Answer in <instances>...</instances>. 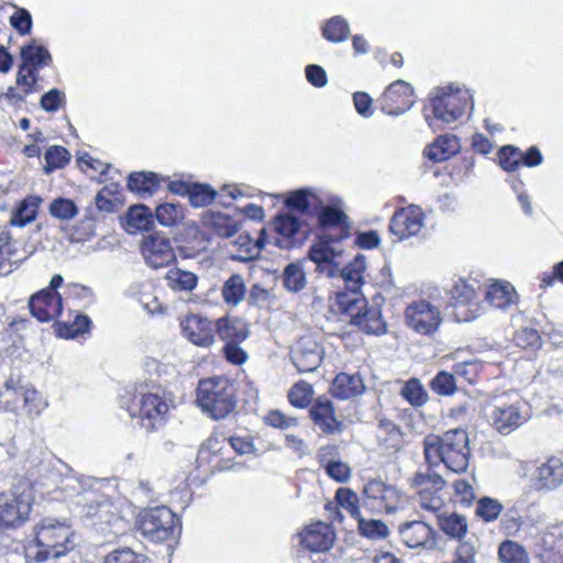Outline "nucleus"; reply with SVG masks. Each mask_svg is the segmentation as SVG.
<instances>
[{"label":"nucleus","mask_w":563,"mask_h":563,"mask_svg":"<svg viewBox=\"0 0 563 563\" xmlns=\"http://www.w3.org/2000/svg\"><path fill=\"white\" fill-rule=\"evenodd\" d=\"M77 539L66 520L45 518L35 528V545L29 549V556L37 563L59 559L76 548Z\"/></svg>","instance_id":"f03ea898"},{"label":"nucleus","mask_w":563,"mask_h":563,"mask_svg":"<svg viewBox=\"0 0 563 563\" xmlns=\"http://www.w3.org/2000/svg\"><path fill=\"white\" fill-rule=\"evenodd\" d=\"M335 303L339 311L346 316L352 323L366 307L364 296L360 290L341 291L336 294Z\"/></svg>","instance_id":"a878e982"},{"label":"nucleus","mask_w":563,"mask_h":563,"mask_svg":"<svg viewBox=\"0 0 563 563\" xmlns=\"http://www.w3.org/2000/svg\"><path fill=\"white\" fill-rule=\"evenodd\" d=\"M38 74L36 70L29 68V66L21 65L16 74V85L22 90L23 95H29L37 90L36 82Z\"/></svg>","instance_id":"5fc2aeb1"},{"label":"nucleus","mask_w":563,"mask_h":563,"mask_svg":"<svg viewBox=\"0 0 563 563\" xmlns=\"http://www.w3.org/2000/svg\"><path fill=\"white\" fill-rule=\"evenodd\" d=\"M142 254L151 267L157 269L175 262L176 254L170 241L164 236L151 235L142 245Z\"/></svg>","instance_id":"dca6fc26"},{"label":"nucleus","mask_w":563,"mask_h":563,"mask_svg":"<svg viewBox=\"0 0 563 563\" xmlns=\"http://www.w3.org/2000/svg\"><path fill=\"white\" fill-rule=\"evenodd\" d=\"M274 225L275 231L284 238H291L299 230L298 219L290 214L277 216Z\"/></svg>","instance_id":"680f3d73"},{"label":"nucleus","mask_w":563,"mask_h":563,"mask_svg":"<svg viewBox=\"0 0 563 563\" xmlns=\"http://www.w3.org/2000/svg\"><path fill=\"white\" fill-rule=\"evenodd\" d=\"M322 34L330 42H343L350 34L349 23L341 16L331 18L322 27Z\"/></svg>","instance_id":"a19ab883"},{"label":"nucleus","mask_w":563,"mask_h":563,"mask_svg":"<svg viewBox=\"0 0 563 563\" xmlns=\"http://www.w3.org/2000/svg\"><path fill=\"white\" fill-rule=\"evenodd\" d=\"M34 497L29 486H16L10 494L0 495V526L19 527L30 516Z\"/></svg>","instance_id":"0eeeda50"},{"label":"nucleus","mask_w":563,"mask_h":563,"mask_svg":"<svg viewBox=\"0 0 563 563\" xmlns=\"http://www.w3.org/2000/svg\"><path fill=\"white\" fill-rule=\"evenodd\" d=\"M299 536L300 543L311 552H325L331 549L334 541L333 531L323 522L310 525Z\"/></svg>","instance_id":"412c9836"},{"label":"nucleus","mask_w":563,"mask_h":563,"mask_svg":"<svg viewBox=\"0 0 563 563\" xmlns=\"http://www.w3.org/2000/svg\"><path fill=\"white\" fill-rule=\"evenodd\" d=\"M424 213L419 206L401 208L393 216L389 230L399 240L417 235L424 225Z\"/></svg>","instance_id":"f8f14e48"},{"label":"nucleus","mask_w":563,"mask_h":563,"mask_svg":"<svg viewBox=\"0 0 563 563\" xmlns=\"http://www.w3.org/2000/svg\"><path fill=\"white\" fill-rule=\"evenodd\" d=\"M323 350L320 344L309 338H301L290 351L294 365L299 372L316 371L322 362Z\"/></svg>","instance_id":"2eb2a0df"},{"label":"nucleus","mask_w":563,"mask_h":563,"mask_svg":"<svg viewBox=\"0 0 563 563\" xmlns=\"http://www.w3.org/2000/svg\"><path fill=\"white\" fill-rule=\"evenodd\" d=\"M313 422L324 433L334 434L341 432V423L334 416V408L328 398H319L310 409Z\"/></svg>","instance_id":"4be33fe9"},{"label":"nucleus","mask_w":563,"mask_h":563,"mask_svg":"<svg viewBox=\"0 0 563 563\" xmlns=\"http://www.w3.org/2000/svg\"><path fill=\"white\" fill-rule=\"evenodd\" d=\"M358 530L362 536L369 539H384L388 536L387 526L376 519L366 520L362 516L357 519Z\"/></svg>","instance_id":"3c124183"},{"label":"nucleus","mask_w":563,"mask_h":563,"mask_svg":"<svg viewBox=\"0 0 563 563\" xmlns=\"http://www.w3.org/2000/svg\"><path fill=\"white\" fill-rule=\"evenodd\" d=\"M485 298L490 306L501 310L516 306L518 301L516 289L508 282L493 283L488 287Z\"/></svg>","instance_id":"b1692460"},{"label":"nucleus","mask_w":563,"mask_h":563,"mask_svg":"<svg viewBox=\"0 0 563 563\" xmlns=\"http://www.w3.org/2000/svg\"><path fill=\"white\" fill-rule=\"evenodd\" d=\"M398 533L408 548L433 550L437 547L434 530L422 520L400 523Z\"/></svg>","instance_id":"4468645a"},{"label":"nucleus","mask_w":563,"mask_h":563,"mask_svg":"<svg viewBox=\"0 0 563 563\" xmlns=\"http://www.w3.org/2000/svg\"><path fill=\"white\" fill-rule=\"evenodd\" d=\"M400 503L399 492L379 479H372L363 488V506L372 512H393Z\"/></svg>","instance_id":"9d476101"},{"label":"nucleus","mask_w":563,"mask_h":563,"mask_svg":"<svg viewBox=\"0 0 563 563\" xmlns=\"http://www.w3.org/2000/svg\"><path fill=\"white\" fill-rule=\"evenodd\" d=\"M157 186L158 178L154 173H132L128 179L129 189L140 195H152Z\"/></svg>","instance_id":"4c0bfd02"},{"label":"nucleus","mask_w":563,"mask_h":563,"mask_svg":"<svg viewBox=\"0 0 563 563\" xmlns=\"http://www.w3.org/2000/svg\"><path fill=\"white\" fill-rule=\"evenodd\" d=\"M183 209L179 205L166 202L157 206L155 217L164 227H172L183 219Z\"/></svg>","instance_id":"a18cd8bd"},{"label":"nucleus","mask_w":563,"mask_h":563,"mask_svg":"<svg viewBox=\"0 0 563 563\" xmlns=\"http://www.w3.org/2000/svg\"><path fill=\"white\" fill-rule=\"evenodd\" d=\"M441 490H432V493L418 494L419 505L422 509L434 514L437 517L442 514L444 507L443 498L440 496Z\"/></svg>","instance_id":"e2e57ef3"},{"label":"nucleus","mask_w":563,"mask_h":563,"mask_svg":"<svg viewBox=\"0 0 563 563\" xmlns=\"http://www.w3.org/2000/svg\"><path fill=\"white\" fill-rule=\"evenodd\" d=\"M21 396L24 409L30 417L40 416L48 406L46 398L32 386H25Z\"/></svg>","instance_id":"ea45409f"},{"label":"nucleus","mask_w":563,"mask_h":563,"mask_svg":"<svg viewBox=\"0 0 563 563\" xmlns=\"http://www.w3.org/2000/svg\"><path fill=\"white\" fill-rule=\"evenodd\" d=\"M283 285L290 292H299L307 286V277L301 263H289L282 275Z\"/></svg>","instance_id":"e433bc0d"},{"label":"nucleus","mask_w":563,"mask_h":563,"mask_svg":"<svg viewBox=\"0 0 563 563\" xmlns=\"http://www.w3.org/2000/svg\"><path fill=\"white\" fill-rule=\"evenodd\" d=\"M334 257L335 253L328 244H317L309 250V258L317 264L318 269L321 268L323 264L334 261Z\"/></svg>","instance_id":"338daca9"},{"label":"nucleus","mask_w":563,"mask_h":563,"mask_svg":"<svg viewBox=\"0 0 563 563\" xmlns=\"http://www.w3.org/2000/svg\"><path fill=\"white\" fill-rule=\"evenodd\" d=\"M411 86L398 79L390 84L379 98L380 110L387 115H400L415 103Z\"/></svg>","instance_id":"9b49d317"},{"label":"nucleus","mask_w":563,"mask_h":563,"mask_svg":"<svg viewBox=\"0 0 563 563\" xmlns=\"http://www.w3.org/2000/svg\"><path fill=\"white\" fill-rule=\"evenodd\" d=\"M132 404L137 408L141 424L147 431L164 424L169 411L159 385L137 384Z\"/></svg>","instance_id":"20e7f679"},{"label":"nucleus","mask_w":563,"mask_h":563,"mask_svg":"<svg viewBox=\"0 0 563 563\" xmlns=\"http://www.w3.org/2000/svg\"><path fill=\"white\" fill-rule=\"evenodd\" d=\"M318 202V197L310 190L300 189L289 195L286 200L288 207L305 211Z\"/></svg>","instance_id":"864d4df0"},{"label":"nucleus","mask_w":563,"mask_h":563,"mask_svg":"<svg viewBox=\"0 0 563 563\" xmlns=\"http://www.w3.org/2000/svg\"><path fill=\"white\" fill-rule=\"evenodd\" d=\"M406 324L418 334L431 335L438 331L442 316L438 307L426 300L410 303L405 311Z\"/></svg>","instance_id":"1a4fd4ad"},{"label":"nucleus","mask_w":563,"mask_h":563,"mask_svg":"<svg viewBox=\"0 0 563 563\" xmlns=\"http://www.w3.org/2000/svg\"><path fill=\"white\" fill-rule=\"evenodd\" d=\"M365 269V257L362 255H357L351 263L343 267L341 279L344 282L346 289L361 290Z\"/></svg>","instance_id":"473e14b6"},{"label":"nucleus","mask_w":563,"mask_h":563,"mask_svg":"<svg viewBox=\"0 0 563 563\" xmlns=\"http://www.w3.org/2000/svg\"><path fill=\"white\" fill-rule=\"evenodd\" d=\"M154 219L151 209L144 205H135L129 208L125 214V229L134 234L140 231H150Z\"/></svg>","instance_id":"bb28decb"},{"label":"nucleus","mask_w":563,"mask_h":563,"mask_svg":"<svg viewBox=\"0 0 563 563\" xmlns=\"http://www.w3.org/2000/svg\"><path fill=\"white\" fill-rule=\"evenodd\" d=\"M431 106L437 119L451 123L460 119L468 106L473 107L472 96L467 89L451 85L437 89Z\"/></svg>","instance_id":"423d86ee"},{"label":"nucleus","mask_w":563,"mask_h":563,"mask_svg":"<svg viewBox=\"0 0 563 563\" xmlns=\"http://www.w3.org/2000/svg\"><path fill=\"white\" fill-rule=\"evenodd\" d=\"M82 516L96 517L97 523L104 525L103 529L114 536L123 533L128 528V522L118 514L117 507L100 494H98V501L89 504Z\"/></svg>","instance_id":"ddd939ff"},{"label":"nucleus","mask_w":563,"mask_h":563,"mask_svg":"<svg viewBox=\"0 0 563 563\" xmlns=\"http://www.w3.org/2000/svg\"><path fill=\"white\" fill-rule=\"evenodd\" d=\"M103 563H141V556L129 548H121L110 552Z\"/></svg>","instance_id":"774afa93"},{"label":"nucleus","mask_w":563,"mask_h":563,"mask_svg":"<svg viewBox=\"0 0 563 563\" xmlns=\"http://www.w3.org/2000/svg\"><path fill=\"white\" fill-rule=\"evenodd\" d=\"M522 153L519 148L506 145L499 150V163L503 169L514 172L521 163Z\"/></svg>","instance_id":"bf43d9fd"},{"label":"nucleus","mask_w":563,"mask_h":563,"mask_svg":"<svg viewBox=\"0 0 563 563\" xmlns=\"http://www.w3.org/2000/svg\"><path fill=\"white\" fill-rule=\"evenodd\" d=\"M212 227L216 233L224 238H234L238 233V223L225 216L217 214L212 218Z\"/></svg>","instance_id":"69168bd1"},{"label":"nucleus","mask_w":563,"mask_h":563,"mask_svg":"<svg viewBox=\"0 0 563 563\" xmlns=\"http://www.w3.org/2000/svg\"><path fill=\"white\" fill-rule=\"evenodd\" d=\"M498 555L504 563H529L525 549L512 541L503 542L499 547Z\"/></svg>","instance_id":"37998d69"},{"label":"nucleus","mask_w":563,"mask_h":563,"mask_svg":"<svg viewBox=\"0 0 563 563\" xmlns=\"http://www.w3.org/2000/svg\"><path fill=\"white\" fill-rule=\"evenodd\" d=\"M168 287L176 291H191L197 286V276L179 268L170 269L166 274Z\"/></svg>","instance_id":"58836bf2"},{"label":"nucleus","mask_w":563,"mask_h":563,"mask_svg":"<svg viewBox=\"0 0 563 563\" xmlns=\"http://www.w3.org/2000/svg\"><path fill=\"white\" fill-rule=\"evenodd\" d=\"M312 386L306 382L296 383L288 393L290 404L297 408H305L310 404Z\"/></svg>","instance_id":"603ef678"},{"label":"nucleus","mask_w":563,"mask_h":563,"mask_svg":"<svg viewBox=\"0 0 563 563\" xmlns=\"http://www.w3.org/2000/svg\"><path fill=\"white\" fill-rule=\"evenodd\" d=\"M22 65L38 70V68L48 66L52 63L49 52L43 46L34 42L21 48Z\"/></svg>","instance_id":"2f4dec72"},{"label":"nucleus","mask_w":563,"mask_h":563,"mask_svg":"<svg viewBox=\"0 0 563 563\" xmlns=\"http://www.w3.org/2000/svg\"><path fill=\"white\" fill-rule=\"evenodd\" d=\"M376 438L378 445L388 453L397 452L401 448V432L399 428L390 420H379Z\"/></svg>","instance_id":"cd10ccee"},{"label":"nucleus","mask_w":563,"mask_h":563,"mask_svg":"<svg viewBox=\"0 0 563 563\" xmlns=\"http://www.w3.org/2000/svg\"><path fill=\"white\" fill-rule=\"evenodd\" d=\"M489 419L492 426L503 434H509L527 421L520 408L516 404L498 402L494 406Z\"/></svg>","instance_id":"a211bd4d"},{"label":"nucleus","mask_w":563,"mask_h":563,"mask_svg":"<svg viewBox=\"0 0 563 563\" xmlns=\"http://www.w3.org/2000/svg\"><path fill=\"white\" fill-rule=\"evenodd\" d=\"M411 485L417 494L432 493V490H442L445 486V481L428 467L426 471H418L413 475Z\"/></svg>","instance_id":"72a5a7b5"},{"label":"nucleus","mask_w":563,"mask_h":563,"mask_svg":"<svg viewBox=\"0 0 563 563\" xmlns=\"http://www.w3.org/2000/svg\"><path fill=\"white\" fill-rule=\"evenodd\" d=\"M66 103L65 93L57 89H51L40 100L42 109L46 112H55Z\"/></svg>","instance_id":"0e129e2a"},{"label":"nucleus","mask_w":563,"mask_h":563,"mask_svg":"<svg viewBox=\"0 0 563 563\" xmlns=\"http://www.w3.org/2000/svg\"><path fill=\"white\" fill-rule=\"evenodd\" d=\"M42 198L29 196L23 199L13 212L10 223L14 227H25L35 220Z\"/></svg>","instance_id":"7c9ffc66"},{"label":"nucleus","mask_w":563,"mask_h":563,"mask_svg":"<svg viewBox=\"0 0 563 563\" xmlns=\"http://www.w3.org/2000/svg\"><path fill=\"white\" fill-rule=\"evenodd\" d=\"M400 395L413 407H421L428 400V394L421 383L416 379H409L401 388Z\"/></svg>","instance_id":"79ce46f5"},{"label":"nucleus","mask_w":563,"mask_h":563,"mask_svg":"<svg viewBox=\"0 0 563 563\" xmlns=\"http://www.w3.org/2000/svg\"><path fill=\"white\" fill-rule=\"evenodd\" d=\"M352 324L367 334L380 335L387 331V324L382 318V312L375 307L367 308L366 306Z\"/></svg>","instance_id":"c85d7f7f"},{"label":"nucleus","mask_w":563,"mask_h":563,"mask_svg":"<svg viewBox=\"0 0 563 563\" xmlns=\"http://www.w3.org/2000/svg\"><path fill=\"white\" fill-rule=\"evenodd\" d=\"M338 504L346 509L352 517L358 519L361 517L358 497L350 488H339L335 495Z\"/></svg>","instance_id":"6e6d98bb"},{"label":"nucleus","mask_w":563,"mask_h":563,"mask_svg":"<svg viewBox=\"0 0 563 563\" xmlns=\"http://www.w3.org/2000/svg\"><path fill=\"white\" fill-rule=\"evenodd\" d=\"M438 525L440 529L450 538L461 539L467 532V521L464 516L455 512L439 514Z\"/></svg>","instance_id":"c9c22d12"},{"label":"nucleus","mask_w":563,"mask_h":563,"mask_svg":"<svg viewBox=\"0 0 563 563\" xmlns=\"http://www.w3.org/2000/svg\"><path fill=\"white\" fill-rule=\"evenodd\" d=\"M451 298L456 306H468L477 300L476 288L474 284L465 280H459L451 290Z\"/></svg>","instance_id":"c03bdc74"},{"label":"nucleus","mask_w":563,"mask_h":563,"mask_svg":"<svg viewBox=\"0 0 563 563\" xmlns=\"http://www.w3.org/2000/svg\"><path fill=\"white\" fill-rule=\"evenodd\" d=\"M346 214L336 207L325 206L320 209L318 220L322 227H334L345 222Z\"/></svg>","instance_id":"052dcab7"},{"label":"nucleus","mask_w":563,"mask_h":563,"mask_svg":"<svg viewBox=\"0 0 563 563\" xmlns=\"http://www.w3.org/2000/svg\"><path fill=\"white\" fill-rule=\"evenodd\" d=\"M53 461L52 452L41 445H33L26 452V462L32 468L48 470Z\"/></svg>","instance_id":"de8ad7c7"},{"label":"nucleus","mask_w":563,"mask_h":563,"mask_svg":"<svg viewBox=\"0 0 563 563\" xmlns=\"http://www.w3.org/2000/svg\"><path fill=\"white\" fill-rule=\"evenodd\" d=\"M431 388L434 393L449 396L456 389V382L453 374L440 372L431 382Z\"/></svg>","instance_id":"13d9d810"},{"label":"nucleus","mask_w":563,"mask_h":563,"mask_svg":"<svg viewBox=\"0 0 563 563\" xmlns=\"http://www.w3.org/2000/svg\"><path fill=\"white\" fill-rule=\"evenodd\" d=\"M460 143L455 135L439 136L424 152L433 162H444L459 152Z\"/></svg>","instance_id":"c756f323"},{"label":"nucleus","mask_w":563,"mask_h":563,"mask_svg":"<svg viewBox=\"0 0 563 563\" xmlns=\"http://www.w3.org/2000/svg\"><path fill=\"white\" fill-rule=\"evenodd\" d=\"M222 298L227 305L236 307L246 295L244 278L239 274L231 275L223 284L221 289Z\"/></svg>","instance_id":"f704fd0d"},{"label":"nucleus","mask_w":563,"mask_h":563,"mask_svg":"<svg viewBox=\"0 0 563 563\" xmlns=\"http://www.w3.org/2000/svg\"><path fill=\"white\" fill-rule=\"evenodd\" d=\"M196 401L212 419H223L235 408L234 386L228 378L221 376L201 379L197 387Z\"/></svg>","instance_id":"7ed1b4c3"},{"label":"nucleus","mask_w":563,"mask_h":563,"mask_svg":"<svg viewBox=\"0 0 563 563\" xmlns=\"http://www.w3.org/2000/svg\"><path fill=\"white\" fill-rule=\"evenodd\" d=\"M98 492L90 489L85 482L75 476L62 479L60 485L52 492L53 499H62L69 504V508L82 516L89 504L98 501Z\"/></svg>","instance_id":"6e6552de"},{"label":"nucleus","mask_w":563,"mask_h":563,"mask_svg":"<svg viewBox=\"0 0 563 563\" xmlns=\"http://www.w3.org/2000/svg\"><path fill=\"white\" fill-rule=\"evenodd\" d=\"M532 486L537 490H552L563 483V463L551 457L537 467L531 477Z\"/></svg>","instance_id":"aec40b11"},{"label":"nucleus","mask_w":563,"mask_h":563,"mask_svg":"<svg viewBox=\"0 0 563 563\" xmlns=\"http://www.w3.org/2000/svg\"><path fill=\"white\" fill-rule=\"evenodd\" d=\"M139 529L147 540L159 543L179 531L178 519L167 507L148 508L140 512Z\"/></svg>","instance_id":"39448f33"},{"label":"nucleus","mask_w":563,"mask_h":563,"mask_svg":"<svg viewBox=\"0 0 563 563\" xmlns=\"http://www.w3.org/2000/svg\"><path fill=\"white\" fill-rule=\"evenodd\" d=\"M501 509L503 506L498 500L484 497L477 503L476 515L485 521L489 522L498 518Z\"/></svg>","instance_id":"4d7b16f0"},{"label":"nucleus","mask_w":563,"mask_h":563,"mask_svg":"<svg viewBox=\"0 0 563 563\" xmlns=\"http://www.w3.org/2000/svg\"><path fill=\"white\" fill-rule=\"evenodd\" d=\"M214 330L225 343L242 342L249 336L247 324L239 318H220L214 324Z\"/></svg>","instance_id":"393cba45"},{"label":"nucleus","mask_w":563,"mask_h":563,"mask_svg":"<svg viewBox=\"0 0 563 563\" xmlns=\"http://www.w3.org/2000/svg\"><path fill=\"white\" fill-rule=\"evenodd\" d=\"M216 195L217 192L207 185L191 184V186L187 188V196L194 207L210 205L214 200Z\"/></svg>","instance_id":"49530a36"},{"label":"nucleus","mask_w":563,"mask_h":563,"mask_svg":"<svg viewBox=\"0 0 563 563\" xmlns=\"http://www.w3.org/2000/svg\"><path fill=\"white\" fill-rule=\"evenodd\" d=\"M423 451L429 465L443 463L448 470L462 473L470 461V439L463 429H452L441 435L429 434L424 438Z\"/></svg>","instance_id":"f257e3e1"},{"label":"nucleus","mask_w":563,"mask_h":563,"mask_svg":"<svg viewBox=\"0 0 563 563\" xmlns=\"http://www.w3.org/2000/svg\"><path fill=\"white\" fill-rule=\"evenodd\" d=\"M31 313L41 322L57 318L62 312V298L58 292L41 290L30 298Z\"/></svg>","instance_id":"6ab92c4d"},{"label":"nucleus","mask_w":563,"mask_h":563,"mask_svg":"<svg viewBox=\"0 0 563 563\" xmlns=\"http://www.w3.org/2000/svg\"><path fill=\"white\" fill-rule=\"evenodd\" d=\"M183 334L198 346H210L214 343V324L199 314L187 316L180 323Z\"/></svg>","instance_id":"f3484780"},{"label":"nucleus","mask_w":563,"mask_h":563,"mask_svg":"<svg viewBox=\"0 0 563 563\" xmlns=\"http://www.w3.org/2000/svg\"><path fill=\"white\" fill-rule=\"evenodd\" d=\"M49 213L56 219L68 221L77 216L78 208L73 200L60 197L51 202Z\"/></svg>","instance_id":"09e8293b"},{"label":"nucleus","mask_w":563,"mask_h":563,"mask_svg":"<svg viewBox=\"0 0 563 563\" xmlns=\"http://www.w3.org/2000/svg\"><path fill=\"white\" fill-rule=\"evenodd\" d=\"M70 159L69 152L59 145H54L47 148L45 153L46 165L44 172L49 174L53 169L63 168Z\"/></svg>","instance_id":"8fccbe9b"},{"label":"nucleus","mask_w":563,"mask_h":563,"mask_svg":"<svg viewBox=\"0 0 563 563\" xmlns=\"http://www.w3.org/2000/svg\"><path fill=\"white\" fill-rule=\"evenodd\" d=\"M365 389L360 374L340 373L333 379L331 393L339 399H350L363 394Z\"/></svg>","instance_id":"5701e85b"}]
</instances>
